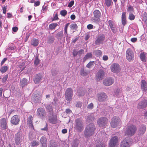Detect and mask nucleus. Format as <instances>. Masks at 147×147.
<instances>
[{"label": "nucleus", "instance_id": "62", "mask_svg": "<svg viewBox=\"0 0 147 147\" xmlns=\"http://www.w3.org/2000/svg\"><path fill=\"white\" fill-rule=\"evenodd\" d=\"M7 7L5 6H4L3 8V13L5 14L6 12Z\"/></svg>", "mask_w": 147, "mask_h": 147}, {"label": "nucleus", "instance_id": "57", "mask_svg": "<svg viewBox=\"0 0 147 147\" xmlns=\"http://www.w3.org/2000/svg\"><path fill=\"white\" fill-rule=\"evenodd\" d=\"M121 19H126V12H125L122 13Z\"/></svg>", "mask_w": 147, "mask_h": 147}, {"label": "nucleus", "instance_id": "58", "mask_svg": "<svg viewBox=\"0 0 147 147\" xmlns=\"http://www.w3.org/2000/svg\"><path fill=\"white\" fill-rule=\"evenodd\" d=\"M12 30L14 32H16L18 30V28L16 26L13 27L12 28Z\"/></svg>", "mask_w": 147, "mask_h": 147}, {"label": "nucleus", "instance_id": "59", "mask_svg": "<svg viewBox=\"0 0 147 147\" xmlns=\"http://www.w3.org/2000/svg\"><path fill=\"white\" fill-rule=\"evenodd\" d=\"M65 112L67 114H69L72 113V111L69 109H66Z\"/></svg>", "mask_w": 147, "mask_h": 147}, {"label": "nucleus", "instance_id": "44", "mask_svg": "<svg viewBox=\"0 0 147 147\" xmlns=\"http://www.w3.org/2000/svg\"><path fill=\"white\" fill-rule=\"evenodd\" d=\"M127 11L129 13H131L134 11V8L132 6H129L127 9Z\"/></svg>", "mask_w": 147, "mask_h": 147}, {"label": "nucleus", "instance_id": "22", "mask_svg": "<svg viewBox=\"0 0 147 147\" xmlns=\"http://www.w3.org/2000/svg\"><path fill=\"white\" fill-rule=\"evenodd\" d=\"M110 78H106L103 81V83L104 85L106 86H109L110 85Z\"/></svg>", "mask_w": 147, "mask_h": 147}, {"label": "nucleus", "instance_id": "34", "mask_svg": "<svg viewBox=\"0 0 147 147\" xmlns=\"http://www.w3.org/2000/svg\"><path fill=\"white\" fill-rule=\"evenodd\" d=\"M140 57L141 60L144 62H146L145 55L144 53H141L140 55Z\"/></svg>", "mask_w": 147, "mask_h": 147}, {"label": "nucleus", "instance_id": "1", "mask_svg": "<svg viewBox=\"0 0 147 147\" xmlns=\"http://www.w3.org/2000/svg\"><path fill=\"white\" fill-rule=\"evenodd\" d=\"M95 129V126L93 123L89 124L87 126L84 132L85 136L88 138L92 136L94 134Z\"/></svg>", "mask_w": 147, "mask_h": 147}, {"label": "nucleus", "instance_id": "50", "mask_svg": "<svg viewBox=\"0 0 147 147\" xmlns=\"http://www.w3.org/2000/svg\"><path fill=\"white\" fill-rule=\"evenodd\" d=\"M74 3V1H71L68 4V7H72Z\"/></svg>", "mask_w": 147, "mask_h": 147}, {"label": "nucleus", "instance_id": "43", "mask_svg": "<svg viewBox=\"0 0 147 147\" xmlns=\"http://www.w3.org/2000/svg\"><path fill=\"white\" fill-rule=\"evenodd\" d=\"M70 28L72 30L76 29L78 28V26L76 24H72L70 25Z\"/></svg>", "mask_w": 147, "mask_h": 147}, {"label": "nucleus", "instance_id": "64", "mask_svg": "<svg viewBox=\"0 0 147 147\" xmlns=\"http://www.w3.org/2000/svg\"><path fill=\"white\" fill-rule=\"evenodd\" d=\"M137 40V38H133L131 39V40L132 42H135Z\"/></svg>", "mask_w": 147, "mask_h": 147}, {"label": "nucleus", "instance_id": "48", "mask_svg": "<svg viewBox=\"0 0 147 147\" xmlns=\"http://www.w3.org/2000/svg\"><path fill=\"white\" fill-rule=\"evenodd\" d=\"M69 23L67 24L65 26L64 28V33H66L67 35V29L69 26Z\"/></svg>", "mask_w": 147, "mask_h": 147}, {"label": "nucleus", "instance_id": "61", "mask_svg": "<svg viewBox=\"0 0 147 147\" xmlns=\"http://www.w3.org/2000/svg\"><path fill=\"white\" fill-rule=\"evenodd\" d=\"M40 4V2L39 1H37L36 2H35L34 6H39Z\"/></svg>", "mask_w": 147, "mask_h": 147}, {"label": "nucleus", "instance_id": "21", "mask_svg": "<svg viewBox=\"0 0 147 147\" xmlns=\"http://www.w3.org/2000/svg\"><path fill=\"white\" fill-rule=\"evenodd\" d=\"M141 89L143 91L146 92L147 90V83L144 80H142L141 82Z\"/></svg>", "mask_w": 147, "mask_h": 147}, {"label": "nucleus", "instance_id": "9", "mask_svg": "<svg viewBox=\"0 0 147 147\" xmlns=\"http://www.w3.org/2000/svg\"><path fill=\"white\" fill-rule=\"evenodd\" d=\"M120 122V118L118 117L115 116L113 117L112 119L111 125L113 128L117 127Z\"/></svg>", "mask_w": 147, "mask_h": 147}, {"label": "nucleus", "instance_id": "19", "mask_svg": "<svg viewBox=\"0 0 147 147\" xmlns=\"http://www.w3.org/2000/svg\"><path fill=\"white\" fill-rule=\"evenodd\" d=\"M147 105V101L146 100H144L140 102L138 104V107L139 109H143L145 108Z\"/></svg>", "mask_w": 147, "mask_h": 147}, {"label": "nucleus", "instance_id": "8", "mask_svg": "<svg viewBox=\"0 0 147 147\" xmlns=\"http://www.w3.org/2000/svg\"><path fill=\"white\" fill-rule=\"evenodd\" d=\"M75 121L76 128L79 131H81L83 128V121L80 119L78 118Z\"/></svg>", "mask_w": 147, "mask_h": 147}, {"label": "nucleus", "instance_id": "35", "mask_svg": "<svg viewBox=\"0 0 147 147\" xmlns=\"http://www.w3.org/2000/svg\"><path fill=\"white\" fill-rule=\"evenodd\" d=\"M95 64L94 61H90L86 66V67L90 68L93 67Z\"/></svg>", "mask_w": 147, "mask_h": 147}, {"label": "nucleus", "instance_id": "29", "mask_svg": "<svg viewBox=\"0 0 147 147\" xmlns=\"http://www.w3.org/2000/svg\"><path fill=\"white\" fill-rule=\"evenodd\" d=\"M8 69V67L7 66H4L0 69V71L2 74L5 72Z\"/></svg>", "mask_w": 147, "mask_h": 147}, {"label": "nucleus", "instance_id": "31", "mask_svg": "<svg viewBox=\"0 0 147 147\" xmlns=\"http://www.w3.org/2000/svg\"><path fill=\"white\" fill-rule=\"evenodd\" d=\"M111 29L114 33H115L117 32V29L115 26L112 24V22L111 21Z\"/></svg>", "mask_w": 147, "mask_h": 147}, {"label": "nucleus", "instance_id": "32", "mask_svg": "<svg viewBox=\"0 0 147 147\" xmlns=\"http://www.w3.org/2000/svg\"><path fill=\"white\" fill-rule=\"evenodd\" d=\"M47 111L50 113H52L53 111V109L52 106L49 105L47 106L46 107Z\"/></svg>", "mask_w": 147, "mask_h": 147}, {"label": "nucleus", "instance_id": "33", "mask_svg": "<svg viewBox=\"0 0 147 147\" xmlns=\"http://www.w3.org/2000/svg\"><path fill=\"white\" fill-rule=\"evenodd\" d=\"M94 52L95 55L98 57L101 56L102 55V52L100 50H96Z\"/></svg>", "mask_w": 147, "mask_h": 147}, {"label": "nucleus", "instance_id": "10", "mask_svg": "<svg viewBox=\"0 0 147 147\" xmlns=\"http://www.w3.org/2000/svg\"><path fill=\"white\" fill-rule=\"evenodd\" d=\"M105 76V72L102 69L99 70L97 72L96 75V79L97 81H100Z\"/></svg>", "mask_w": 147, "mask_h": 147}, {"label": "nucleus", "instance_id": "25", "mask_svg": "<svg viewBox=\"0 0 147 147\" xmlns=\"http://www.w3.org/2000/svg\"><path fill=\"white\" fill-rule=\"evenodd\" d=\"M39 41L38 39L33 38L31 42V45L34 47H36L38 45Z\"/></svg>", "mask_w": 147, "mask_h": 147}, {"label": "nucleus", "instance_id": "6", "mask_svg": "<svg viewBox=\"0 0 147 147\" xmlns=\"http://www.w3.org/2000/svg\"><path fill=\"white\" fill-rule=\"evenodd\" d=\"M37 115L40 118H43L46 115L45 110L42 107H39L37 109L36 111Z\"/></svg>", "mask_w": 147, "mask_h": 147}, {"label": "nucleus", "instance_id": "30", "mask_svg": "<svg viewBox=\"0 0 147 147\" xmlns=\"http://www.w3.org/2000/svg\"><path fill=\"white\" fill-rule=\"evenodd\" d=\"M33 120V117L32 116L30 115L28 117L27 119V122L28 123L30 124L31 126L33 127V125H32V120Z\"/></svg>", "mask_w": 147, "mask_h": 147}, {"label": "nucleus", "instance_id": "2", "mask_svg": "<svg viewBox=\"0 0 147 147\" xmlns=\"http://www.w3.org/2000/svg\"><path fill=\"white\" fill-rule=\"evenodd\" d=\"M137 130V128L134 125H130L127 127L124 132L125 136H130L134 135L136 133Z\"/></svg>", "mask_w": 147, "mask_h": 147}, {"label": "nucleus", "instance_id": "46", "mask_svg": "<svg viewBox=\"0 0 147 147\" xmlns=\"http://www.w3.org/2000/svg\"><path fill=\"white\" fill-rule=\"evenodd\" d=\"M105 3L107 7L110 5V0H105Z\"/></svg>", "mask_w": 147, "mask_h": 147}, {"label": "nucleus", "instance_id": "37", "mask_svg": "<svg viewBox=\"0 0 147 147\" xmlns=\"http://www.w3.org/2000/svg\"><path fill=\"white\" fill-rule=\"evenodd\" d=\"M39 144V142L36 140H34L31 143V146L32 147H34L36 146H38Z\"/></svg>", "mask_w": 147, "mask_h": 147}, {"label": "nucleus", "instance_id": "12", "mask_svg": "<svg viewBox=\"0 0 147 147\" xmlns=\"http://www.w3.org/2000/svg\"><path fill=\"white\" fill-rule=\"evenodd\" d=\"M20 117L18 115L13 116L11 119V123L14 125H18L20 122Z\"/></svg>", "mask_w": 147, "mask_h": 147}, {"label": "nucleus", "instance_id": "18", "mask_svg": "<svg viewBox=\"0 0 147 147\" xmlns=\"http://www.w3.org/2000/svg\"><path fill=\"white\" fill-rule=\"evenodd\" d=\"M47 139L45 136L42 137L40 140V142L42 144V147H47Z\"/></svg>", "mask_w": 147, "mask_h": 147}, {"label": "nucleus", "instance_id": "17", "mask_svg": "<svg viewBox=\"0 0 147 147\" xmlns=\"http://www.w3.org/2000/svg\"><path fill=\"white\" fill-rule=\"evenodd\" d=\"M1 126L3 129H6L7 126V121L5 118H2L1 120Z\"/></svg>", "mask_w": 147, "mask_h": 147}, {"label": "nucleus", "instance_id": "16", "mask_svg": "<svg viewBox=\"0 0 147 147\" xmlns=\"http://www.w3.org/2000/svg\"><path fill=\"white\" fill-rule=\"evenodd\" d=\"M146 129V127L144 125H141L138 129V135L140 136H142L145 132Z\"/></svg>", "mask_w": 147, "mask_h": 147}, {"label": "nucleus", "instance_id": "60", "mask_svg": "<svg viewBox=\"0 0 147 147\" xmlns=\"http://www.w3.org/2000/svg\"><path fill=\"white\" fill-rule=\"evenodd\" d=\"M7 60V58H4L1 63V66H2L4 64V63L5 62V61Z\"/></svg>", "mask_w": 147, "mask_h": 147}, {"label": "nucleus", "instance_id": "52", "mask_svg": "<svg viewBox=\"0 0 147 147\" xmlns=\"http://www.w3.org/2000/svg\"><path fill=\"white\" fill-rule=\"evenodd\" d=\"M48 124L47 123H46V125L44 128H42L41 129V130L42 131H47L48 130Z\"/></svg>", "mask_w": 147, "mask_h": 147}, {"label": "nucleus", "instance_id": "39", "mask_svg": "<svg viewBox=\"0 0 147 147\" xmlns=\"http://www.w3.org/2000/svg\"><path fill=\"white\" fill-rule=\"evenodd\" d=\"M40 60L38 59V56H36L35 58L34 64L35 65H38L40 63Z\"/></svg>", "mask_w": 147, "mask_h": 147}, {"label": "nucleus", "instance_id": "47", "mask_svg": "<svg viewBox=\"0 0 147 147\" xmlns=\"http://www.w3.org/2000/svg\"><path fill=\"white\" fill-rule=\"evenodd\" d=\"M80 74L82 76H84L87 75V73L85 72L84 70L83 69L81 71Z\"/></svg>", "mask_w": 147, "mask_h": 147}, {"label": "nucleus", "instance_id": "27", "mask_svg": "<svg viewBox=\"0 0 147 147\" xmlns=\"http://www.w3.org/2000/svg\"><path fill=\"white\" fill-rule=\"evenodd\" d=\"M49 121L50 123L53 124H55L57 123V119L56 116H54L52 118L49 119Z\"/></svg>", "mask_w": 147, "mask_h": 147}, {"label": "nucleus", "instance_id": "23", "mask_svg": "<svg viewBox=\"0 0 147 147\" xmlns=\"http://www.w3.org/2000/svg\"><path fill=\"white\" fill-rule=\"evenodd\" d=\"M28 80L25 78H23L22 80L20 82V84L22 88L24 87L25 85L28 84Z\"/></svg>", "mask_w": 147, "mask_h": 147}, {"label": "nucleus", "instance_id": "20", "mask_svg": "<svg viewBox=\"0 0 147 147\" xmlns=\"http://www.w3.org/2000/svg\"><path fill=\"white\" fill-rule=\"evenodd\" d=\"M42 78V75L40 74H36L34 80V82L36 84H38L41 80Z\"/></svg>", "mask_w": 147, "mask_h": 147}, {"label": "nucleus", "instance_id": "28", "mask_svg": "<svg viewBox=\"0 0 147 147\" xmlns=\"http://www.w3.org/2000/svg\"><path fill=\"white\" fill-rule=\"evenodd\" d=\"M57 26V23H53L49 25V28L50 30H52L54 29Z\"/></svg>", "mask_w": 147, "mask_h": 147}, {"label": "nucleus", "instance_id": "53", "mask_svg": "<svg viewBox=\"0 0 147 147\" xmlns=\"http://www.w3.org/2000/svg\"><path fill=\"white\" fill-rule=\"evenodd\" d=\"M93 104L92 103H91L88 105L87 108L89 109H92L93 107Z\"/></svg>", "mask_w": 147, "mask_h": 147}, {"label": "nucleus", "instance_id": "4", "mask_svg": "<svg viewBox=\"0 0 147 147\" xmlns=\"http://www.w3.org/2000/svg\"><path fill=\"white\" fill-rule=\"evenodd\" d=\"M108 119L105 117L99 118L97 121L98 125L101 127H105L107 124Z\"/></svg>", "mask_w": 147, "mask_h": 147}, {"label": "nucleus", "instance_id": "45", "mask_svg": "<svg viewBox=\"0 0 147 147\" xmlns=\"http://www.w3.org/2000/svg\"><path fill=\"white\" fill-rule=\"evenodd\" d=\"M96 147H105V146L101 142H99L96 144Z\"/></svg>", "mask_w": 147, "mask_h": 147}, {"label": "nucleus", "instance_id": "15", "mask_svg": "<svg viewBox=\"0 0 147 147\" xmlns=\"http://www.w3.org/2000/svg\"><path fill=\"white\" fill-rule=\"evenodd\" d=\"M98 99L99 102H104L107 101L108 100V98L105 93H102L98 95Z\"/></svg>", "mask_w": 147, "mask_h": 147}, {"label": "nucleus", "instance_id": "36", "mask_svg": "<svg viewBox=\"0 0 147 147\" xmlns=\"http://www.w3.org/2000/svg\"><path fill=\"white\" fill-rule=\"evenodd\" d=\"M114 92L115 94L117 96L121 94V91L118 88L115 89Z\"/></svg>", "mask_w": 147, "mask_h": 147}, {"label": "nucleus", "instance_id": "42", "mask_svg": "<svg viewBox=\"0 0 147 147\" xmlns=\"http://www.w3.org/2000/svg\"><path fill=\"white\" fill-rule=\"evenodd\" d=\"M135 16L132 13H130L129 16V19L130 20H133L134 19Z\"/></svg>", "mask_w": 147, "mask_h": 147}, {"label": "nucleus", "instance_id": "14", "mask_svg": "<svg viewBox=\"0 0 147 147\" xmlns=\"http://www.w3.org/2000/svg\"><path fill=\"white\" fill-rule=\"evenodd\" d=\"M105 37L104 34H100L98 36L95 41V44L97 45H99L103 43L105 39Z\"/></svg>", "mask_w": 147, "mask_h": 147}, {"label": "nucleus", "instance_id": "51", "mask_svg": "<svg viewBox=\"0 0 147 147\" xmlns=\"http://www.w3.org/2000/svg\"><path fill=\"white\" fill-rule=\"evenodd\" d=\"M121 22L122 24L124 26L127 23L126 19H121Z\"/></svg>", "mask_w": 147, "mask_h": 147}, {"label": "nucleus", "instance_id": "63", "mask_svg": "<svg viewBox=\"0 0 147 147\" xmlns=\"http://www.w3.org/2000/svg\"><path fill=\"white\" fill-rule=\"evenodd\" d=\"M108 58V57L107 55H104L102 57V59L104 61H107Z\"/></svg>", "mask_w": 147, "mask_h": 147}, {"label": "nucleus", "instance_id": "54", "mask_svg": "<svg viewBox=\"0 0 147 147\" xmlns=\"http://www.w3.org/2000/svg\"><path fill=\"white\" fill-rule=\"evenodd\" d=\"M59 19V18L58 17V14L56 13L55 15V16L54 17L53 19L52 20V21L56 20Z\"/></svg>", "mask_w": 147, "mask_h": 147}, {"label": "nucleus", "instance_id": "24", "mask_svg": "<svg viewBox=\"0 0 147 147\" xmlns=\"http://www.w3.org/2000/svg\"><path fill=\"white\" fill-rule=\"evenodd\" d=\"M93 14L94 17L96 18H99L101 15V13L99 10H96L93 12Z\"/></svg>", "mask_w": 147, "mask_h": 147}, {"label": "nucleus", "instance_id": "40", "mask_svg": "<svg viewBox=\"0 0 147 147\" xmlns=\"http://www.w3.org/2000/svg\"><path fill=\"white\" fill-rule=\"evenodd\" d=\"M78 95L79 96H81L84 95L85 94V92L84 91H82L80 90L77 91Z\"/></svg>", "mask_w": 147, "mask_h": 147}, {"label": "nucleus", "instance_id": "3", "mask_svg": "<svg viewBox=\"0 0 147 147\" xmlns=\"http://www.w3.org/2000/svg\"><path fill=\"white\" fill-rule=\"evenodd\" d=\"M132 142V139L128 137L125 138L121 143L120 147H129V143Z\"/></svg>", "mask_w": 147, "mask_h": 147}, {"label": "nucleus", "instance_id": "49", "mask_svg": "<svg viewBox=\"0 0 147 147\" xmlns=\"http://www.w3.org/2000/svg\"><path fill=\"white\" fill-rule=\"evenodd\" d=\"M84 53V50L81 49L78 51V54L80 56H81L82 54Z\"/></svg>", "mask_w": 147, "mask_h": 147}, {"label": "nucleus", "instance_id": "26", "mask_svg": "<svg viewBox=\"0 0 147 147\" xmlns=\"http://www.w3.org/2000/svg\"><path fill=\"white\" fill-rule=\"evenodd\" d=\"M92 54L91 53H88L86 55L84 58L83 59V61L84 62L86 61L90 58H91L92 57Z\"/></svg>", "mask_w": 147, "mask_h": 147}, {"label": "nucleus", "instance_id": "11", "mask_svg": "<svg viewBox=\"0 0 147 147\" xmlns=\"http://www.w3.org/2000/svg\"><path fill=\"white\" fill-rule=\"evenodd\" d=\"M111 70L113 72L117 73L120 71L121 68L118 64L115 63L112 65Z\"/></svg>", "mask_w": 147, "mask_h": 147}, {"label": "nucleus", "instance_id": "55", "mask_svg": "<svg viewBox=\"0 0 147 147\" xmlns=\"http://www.w3.org/2000/svg\"><path fill=\"white\" fill-rule=\"evenodd\" d=\"M87 28L89 30H90L93 28V26L91 24H89L87 26Z\"/></svg>", "mask_w": 147, "mask_h": 147}, {"label": "nucleus", "instance_id": "41", "mask_svg": "<svg viewBox=\"0 0 147 147\" xmlns=\"http://www.w3.org/2000/svg\"><path fill=\"white\" fill-rule=\"evenodd\" d=\"M67 13V11L66 10H63L60 11V14L61 16L64 17L66 15Z\"/></svg>", "mask_w": 147, "mask_h": 147}, {"label": "nucleus", "instance_id": "5", "mask_svg": "<svg viewBox=\"0 0 147 147\" xmlns=\"http://www.w3.org/2000/svg\"><path fill=\"white\" fill-rule=\"evenodd\" d=\"M65 98L67 101H70L72 100L73 95V91L70 88L67 89L65 93Z\"/></svg>", "mask_w": 147, "mask_h": 147}, {"label": "nucleus", "instance_id": "7", "mask_svg": "<svg viewBox=\"0 0 147 147\" xmlns=\"http://www.w3.org/2000/svg\"><path fill=\"white\" fill-rule=\"evenodd\" d=\"M126 57L127 59L129 61L133 60L134 57V53L133 51L130 48L128 49L126 51Z\"/></svg>", "mask_w": 147, "mask_h": 147}, {"label": "nucleus", "instance_id": "38", "mask_svg": "<svg viewBox=\"0 0 147 147\" xmlns=\"http://www.w3.org/2000/svg\"><path fill=\"white\" fill-rule=\"evenodd\" d=\"M15 142L17 145H18L20 144V137L16 136L15 138Z\"/></svg>", "mask_w": 147, "mask_h": 147}, {"label": "nucleus", "instance_id": "13", "mask_svg": "<svg viewBox=\"0 0 147 147\" xmlns=\"http://www.w3.org/2000/svg\"><path fill=\"white\" fill-rule=\"evenodd\" d=\"M119 138L116 136H114L111 138V147H117L118 145Z\"/></svg>", "mask_w": 147, "mask_h": 147}, {"label": "nucleus", "instance_id": "56", "mask_svg": "<svg viewBox=\"0 0 147 147\" xmlns=\"http://www.w3.org/2000/svg\"><path fill=\"white\" fill-rule=\"evenodd\" d=\"M78 54V52L76 50H74L73 52V55L74 57H76Z\"/></svg>", "mask_w": 147, "mask_h": 147}]
</instances>
